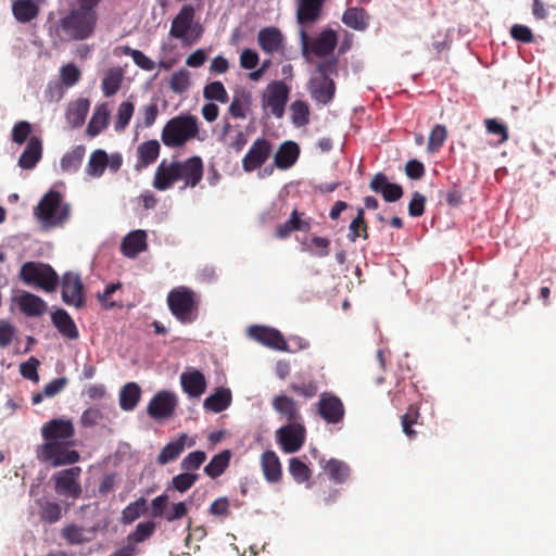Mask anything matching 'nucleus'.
<instances>
[{"label": "nucleus", "instance_id": "obj_13", "mask_svg": "<svg viewBox=\"0 0 556 556\" xmlns=\"http://www.w3.org/2000/svg\"><path fill=\"white\" fill-rule=\"evenodd\" d=\"M273 152V144L266 138H257L242 159V168L245 173H252L261 168Z\"/></svg>", "mask_w": 556, "mask_h": 556}, {"label": "nucleus", "instance_id": "obj_19", "mask_svg": "<svg viewBox=\"0 0 556 556\" xmlns=\"http://www.w3.org/2000/svg\"><path fill=\"white\" fill-rule=\"evenodd\" d=\"M179 181L177 162H167L163 160L156 167L152 186L159 191L170 189Z\"/></svg>", "mask_w": 556, "mask_h": 556}, {"label": "nucleus", "instance_id": "obj_7", "mask_svg": "<svg viewBox=\"0 0 556 556\" xmlns=\"http://www.w3.org/2000/svg\"><path fill=\"white\" fill-rule=\"evenodd\" d=\"M195 11L191 4H185L174 17L169 29V36L179 39L184 45L195 43L203 34V27L194 23Z\"/></svg>", "mask_w": 556, "mask_h": 556}, {"label": "nucleus", "instance_id": "obj_15", "mask_svg": "<svg viewBox=\"0 0 556 556\" xmlns=\"http://www.w3.org/2000/svg\"><path fill=\"white\" fill-rule=\"evenodd\" d=\"M179 181L184 182L181 189L194 188L203 178L204 165L200 156H191L185 161H176Z\"/></svg>", "mask_w": 556, "mask_h": 556}, {"label": "nucleus", "instance_id": "obj_53", "mask_svg": "<svg viewBox=\"0 0 556 556\" xmlns=\"http://www.w3.org/2000/svg\"><path fill=\"white\" fill-rule=\"evenodd\" d=\"M135 112V105L129 101H124L118 105L115 121V130L123 131L129 124Z\"/></svg>", "mask_w": 556, "mask_h": 556}, {"label": "nucleus", "instance_id": "obj_37", "mask_svg": "<svg viewBox=\"0 0 556 556\" xmlns=\"http://www.w3.org/2000/svg\"><path fill=\"white\" fill-rule=\"evenodd\" d=\"M231 459V451L224 450L220 453L214 455L210 463L204 467V473L212 479H216L222 476L229 466Z\"/></svg>", "mask_w": 556, "mask_h": 556}, {"label": "nucleus", "instance_id": "obj_2", "mask_svg": "<svg viewBox=\"0 0 556 556\" xmlns=\"http://www.w3.org/2000/svg\"><path fill=\"white\" fill-rule=\"evenodd\" d=\"M337 75V58L332 56L317 63L315 74L308 81L309 94L316 103L327 105L333 100L337 87L332 76Z\"/></svg>", "mask_w": 556, "mask_h": 556}, {"label": "nucleus", "instance_id": "obj_44", "mask_svg": "<svg viewBox=\"0 0 556 556\" xmlns=\"http://www.w3.org/2000/svg\"><path fill=\"white\" fill-rule=\"evenodd\" d=\"M123 81V72L119 67L110 68L102 79V91L105 97H112L121 88Z\"/></svg>", "mask_w": 556, "mask_h": 556}, {"label": "nucleus", "instance_id": "obj_23", "mask_svg": "<svg viewBox=\"0 0 556 556\" xmlns=\"http://www.w3.org/2000/svg\"><path fill=\"white\" fill-rule=\"evenodd\" d=\"M180 384L189 397H200L206 389V379L198 369H191L180 375Z\"/></svg>", "mask_w": 556, "mask_h": 556}, {"label": "nucleus", "instance_id": "obj_45", "mask_svg": "<svg viewBox=\"0 0 556 556\" xmlns=\"http://www.w3.org/2000/svg\"><path fill=\"white\" fill-rule=\"evenodd\" d=\"M109 163V157L105 151L96 150L91 153L86 172L92 177H100Z\"/></svg>", "mask_w": 556, "mask_h": 556}, {"label": "nucleus", "instance_id": "obj_22", "mask_svg": "<svg viewBox=\"0 0 556 556\" xmlns=\"http://www.w3.org/2000/svg\"><path fill=\"white\" fill-rule=\"evenodd\" d=\"M283 41L282 33L275 26L262 28L257 34V43L267 54L279 52L283 48Z\"/></svg>", "mask_w": 556, "mask_h": 556}, {"label": "nucleus", "instance_id": "obj_24", "mask_svg": "<svg viewBox=\"0 0 556 556\" xmlns=\"http://www.w3.org/2000/svg\"><path fill=\"white\" fill-rule=\"evenodd\" d=\"M160 151L161 146L155 139L140 143L137 147V162L134 166L135 170L140 172L153 164L157 160Z\"/></svg>", "mask_w": 556, "mask_h": 556}, {"label": "nucleus", "instance_id": "obj_12", "mask_svg": "<svg viewBox=\"0 0 556 556\" xmlns=\"http://www.w3.org/2000/svg\"><path fill=\"white\" fill-rule=\"evenodd\" d=\"M178 406V399L174 392L160 391L149 402L148 415L155 420L170 418Z\"/></svg>", "mask_w": 556, "mask_h": 556}, {"label": "nucleus", "instance_id": "obj_51", "mask_svg": "<svg viewBox=\"0 0 556 556\" xmlns=\"http://www.w3.org/2000/svg\"><path fill=\"white\" fill-rule=\"evenodd\" d=\"M419 417V408L415 405H409L406 413L401 417L403 432L409 439H415L416 437V431L413 429V426L418 422Z\"/></svg>", "mask_w": 556, "mask_h": 556}, {"label": "nucleus", "instance_id": "obj_29", "mask_svg": "<svg viewBox=\"0 0 556 556\" xmlns=\"http://www.w3.org/2000/svg\"><path fill=\"white\" fill-rule=\"evenodd\" d=\"M273 407L281 418L288 421V424L301 421V414L292 397L287 395H277L273 400Z\"/></svg>", "mask_w": 556, "mask_h": 556}, {"label": "nucleus", "instance_id": "obj_31", "mask_svg": "<svg viewBox=\"0 0 556 556\" xmlns=\"http://www.w3.org/2000/svg\"><path fill=\"white\" fill-rule=\"evenodd\" d=\"M300 155V148L293 141H286L278 148L274 156V163L279 169L290 168Z\"/></svg>", "mask_w": 556, "mask_h": 556}, {"label": "nucleus", "instance_id": "obj_18", "mask_svg": "<svg viewBox=\"0 0 556 556\" xmlns=\"http://www.w3.org/2000/svg\"><path fill=\"white\" fill-rule=\"evenodd\" d=\"M249 334L255 341L278 351H287L288 344L280 331L266 326H252Z\"/></svg>", "mask_w": 556, "mask_h": 556}, {"label": "nucleus", "instance_id": "obj_8", "mask_svg": "<svg viewBox=\"0 0 556 556\" xmlns=\"http://www.w3.org/2000/svg\"><path fill=\"white\" fill-rule=\"evenodd\" d=\"M81 468L78 466L60 470L52 476L55 493L70 497L73 501L79 498L83 493L80 485Z\"/></svg>", "mask_w": 556, "mask_h": 556}, {"label": "nucleus", "instance_id": "obj_46", "mask_svg": "<svg viewBox=\"0 0 556 556\" xmlns=\"http://www.w3.org/2000/svg\"><path fill=\"white\" fill-rule=\"evenodd\" d=\"M368 239V227L365 222L364 208H358L356 217L349 226L348 238L351 242H355L357 238Z\"/></svg>", "mask_w": 556, "mask_h": 556}, {"label": "nucleus", "instance_id": "obj_49", "mask_svg": "<svg viewBox=\"0 0 556 556\" xmlns=\"http://www.w3.org/2000/svg\"><path fill=\"white\" fill-rule=\"evenodd\" d=\"M40 520L47 523H55L62 518V507L56 502L46 501L40 503Z\"/></svg>", "mask_w": 556, "mask_h": 556}, {"label": "nucleus", "instance_id": "obj_16", "mask_svg": "<svg viewBox=\"0 0 556 556\" xmlns=\"http://www.w3.org/2000/svg\"><path fill=\"white\" fill-rule=\"evenodd\" d=\"M344 405L342 401L331 393L320 394L318 401V414L328 424H339L344 417Z\"/></svg>", "mask_w": 556, "mask_h": 556}, {"label": "nucleus", "instance_id": "obj_11", "mask_svg": "<svg viewBox=\"0 0 556 556\" xmlns=\"http://www.w3.org/2000/svg\"><path fill=\"white\" fill-rule=\"evenodd\" d=\"M289 92L290 90L283 81L270 83L263 94V106L269 109L274 116L282 117L289 99Z\"/></svg>", "mask_w": 556, "mask_h": 556}, {"label": "nucleus", "instance_id": "obj_26", "mask_svg": "<svg viewBox=\"0 0 556 556\" xmlns=\"http://www.w3.org/2000/svg\"><path fill=\"white\" fill-rule=\"evenodd\" d=\"M147 233L144 230H134L122 241V253L129 258H135L147 249Z\"/></svg>", "mask_w": 556, "mask_h": 556}, {"label": "nucleus", "instance_id": "obj_60", "mask_svg": "<svg viewBox=\"0 0 556 556\" xmlns=\"http://www.w3.org/2000/svg\"><path fill=\"white\" fill-rule=\"evenodd\" d=\"M204 97L207 100H215L220 103L228 101V93L220 81H213L204 87Z\"/></svg>", "mask_w": 556, "mask_h": 556}, {"label": "nucleus", "instance_id": "obj_50", "mask_svg": "<svg viewBox=\"0 0 556 556\" xmlns=\"http://www.w3.org/2000/svg\"><path fill=\"white\" fill-rule=\"evenodd\" d=\"M447 139V129L444 125H435L429 135L427 151L429 153L438 152Z\"/></svg>", "mask_w": 556, "mask_h": 556}, {"label": "nucleus", "instance_id": "obj_56", "mask_svg": "<svg viewBox=\"0 0 556 556\" xmlns=\"http://www.w3.org/2000/svg\"><path fill=\"white\" fill-rule=\"evenodd\" d=\"M190 87V73L181 68L172 75L169 88L178 94L184 93Z\"/></svg>", "mask_w": 556, "mask_h": 556}, {"label": "nucleus", "instance_id": "obj_34", "mask_svg": "<svg viewBox=\"0 0 556 556\" xmlns=\"http://www.w3.org/2000/svg\"><path fill=\"white\" fill-rule=\"evenodd\" d=\"M261 467L265 479L270 483L280 481L282 476L281 463L274 451H265L261 456Z\"/></svg>", "mask_w": 556, "mask_h": 556}, {"label": "nucleus", "instance_id": "obj_14", "mask_svg": "<svg viewBox=\"0 0 556 556\" xmlns=\"http://www.w3.org/2000/svg\"><path fill=\"white\" fill-rule=\"evenodd\" d=\"M62 300L65 304L76 308H83L86 305L84 285L77 274L68 271L63 275Z\"/></svg>", "mask_w": 556, "mask_h": 556}, {"label": "nucleus", "instance_id": "obj_63", "mask_svg": "<svg viewBox=\"0 0 556 556\" xmlns=\"http://www.w3.org/2000/svg\"><path fill=\"white\" fill-rule=\"evenodd\" d=\"M40 365V362L31 356L27 362H24L20 365V374L23 378L38 382L39 381V375H38V367Z\"/></svg>", "mask_w": 556, "mask_h": 556}, {"label": "nucleus", "instance_id": "obj_30", "mask_svg": "<svg viewBox=\"0 0 556 556\" xmlns=\"http://www.w3.org/2000/svg\"><path fill=\"white\" fill-rule=\"evenodd\" d=\"M17 304L22 313L29 317H38L46 313L47 303L38 295L23 292L18 299Z\"/></svg>", "mask_w": 556, "mask_h": 556}, {"label": "nucleus", "instance_id": "obj_57", "mask_svg": "<svg viewBox=\"0 0 556 556\" xmlns=\"http://www.w3.org/2000/svg\"><path fill=\"white\" fill-rule=\"evenodd\" d=\"M123 53L125 55L131 56L134 63L144 71L150 72L155 68V63L140 50H136L130 48L129 46H125L123 47Z\"/></svg>", "mask_w": 556, "mask_h": 556}, {"label": "nucleus", "instance_id": "obj_59", "mask_svg": "<svg viewBox=\"0 0 556 556\" xmlns=\"http://www.w3.org/2000/svg\"><path fill=\"white\" fill-rule=\"evenodd\" d=\"M199 475L193 472H182L177 476H175L172 479V485L175 490H177L180 493H184L191 489L193 484L198 481Z\"/></svg>", "mask_w": 556, "mask_h": 556}, {"label": "nucleus", "instance_id": "obj_43", "mask_svg": "<svg viewBox=\"0 0 556 556\" xmlns=\"http://www.w3.org/2000/svg\"><path fill=\"white\" fill-rule=\"evenodd\" d=\"M328 476L337 483H343L350 476V467L346 463L331 458L323 466Z\"/></svg>", "mask_w": 556, "mask_h": 556}, {"label": "nucleus", "instance_id": "obj_48", "mask_svg": "<svg viewBox=\"0 0 556 556\" xmlns=\"http://www.w3.org/2000/svg\"><path fill=\"white\" fill-rule=\"evenodd\" d=\"M147 510V501L140 497L135 502L129 503L122 511L121 521L124 525H129L137 520Z\"/></svg>", "mask_w": 556, "mask_h": 556}, {"label": "nucleus", "instance_id": "obj_52", "mask_svg": "<svg viewBox=\"0 0 556 556\" xmlns=\"http://www.w3.org/2000/svg\"><path fill=\"white\" fill-rule=\"evenodd\" d=\"M251 105V96L242 94L241 97H233L228 111L229 114L235 118H245L247 113Z\"/></svg>", "mask_w": 556, "mask_h": 556}, {"label": "nucleus", "instance_id": "obj_35", "mask_svg": "<svg viewBox=\"0 0 556 556\" xmlns=\"http://www.w3.org/2000/svg\"><path fill=\"white\" fill-rule=\"evenodd\" d=\"M231 392L226 388H217L213 394L203 402V407L213 413H220L231 404Z\"/></svg>", "mask_w": 556, "mask_h": 556}, {"label": "nucleus", "instance_id": "obj_47", "mask_svg": "<svg viewBox=\"0 0 556 556\" xmlns=\"http://www.w3.org/2000/svg\"><path fill=\"white\" fill-rule=\"evenodd\" d=\"M291 119L296 127L306 126L309 123V105L302 100H295L290 105Z\"/></svg>", "mask_w": 556, "mask_h": 556}, {"label": "nucleus", "instance_id": "obj_3", "mask_svg": "<svg viewBox=\"0 0 556 556\" xmlns=\"http://www.w3.org/2000/svg\"><path fill=\"white\" fill-rule=\"evenodd\" d=\"M172 315L182 325L194 323L199 316V296L190 288L179 286L172 289L166 298Z\"/></svg>", "mask_w": 556, "mask_h": 556}, {"label": "nucleus", "instance_id": "obj_62", "mask_svg": "<svg viewBox=\"0 0 556 556\" xmlns=\"http://www.w3.org/2000/svg\"><path fill=\"white\" fill-rule=\"evenodd\" d=\"M60 77L66 87H72L79 81L81 72L76 65L70 63L61 67Z\"/></svg>", "mask_w": 556, "mask_h": 556}, {"label": "nucleus", "instance_id": "obj_55", "mask_svg": "<svg viewBox=\"0 0 556 556\" xmlns=\"http://www.w3.org/2000/svg\"><path fill=\"white\" fill-rule=\"evenodd\" d=\"M289 471L298 483L308 481L312 476L311 469L306 466V464L296 457L290 459Z\"/></svg>", "mask_w": 556, "mask_h": 556}, {"label": "nucleus", "instance_id": "obj_36", "mask_svg": "<svg viewBox=\"0 0 556 556\" xmlns=\"http://www.w3.org/2000/svg\"><path fill=\"white\" fill-rule=\"evenodd\" d=\"M309 229V223L301 219V214L296 210H293L289 219L277 227L276 236L280 239H285L293 231H308Z\"/></svg>", "mask_w": 556, "mask_h": 556}, {"label": "nucleus", "instance_id": "obj_10", "mask_svg": "<svg viewBox=\"0 0 556 556\" xmlns=\"http://www.w3.org/2000/svg\"><path fill=\"white\" fill-rule=\"evenodd\" d=\"M306 438V429L300 422H291L280 427L276 431V439L283 452L295 453L304 444Z\"/></svg>", "mask_w": 556, "mask_h": 556}, {"label": "nucleus", "instance_id": "obj_61", "mask_svg": "<svg viewBox=\"0 0 556 556\" xmlns=\"http://www.w3.org/2000/svg\"><path fill=\"white\" fill-rule=\"evenodd\" d=\"M206 454L203 451H194L189 453L182 460H181V469L190 472L192 470H197L201 467V465L205 462Z\"/></svg>", "mask_w": 556, "mask_h": 556}, {"label": "nucleus", "instance_id": "obj_6", "mask_svg": "<svg viewBox=\"0 0 556 556\" xmlns=\"http://www.w3.org/2000/svg\"><path fill=\"white\" fill-rule=\"evenodd\" d=\"M20 278L25 285L46 292H54L60 282L59 275L49 264L31 261L22 265Z\"/></svg>", "mask_w": 556, "mask_h": 556}, {"label": "nucleus", "instance_id": "obj_32", "mask_svg": "<svg viewBox=\"0 0 556 556\" xmlns=\"http://www.w3.org/2000/svg\"><path fill=\"white\" fill-rule=\"evenodd\" d=\"M338 37L334 30H323L311 43V51L319 58L331 54L337 46Z\"/></svg>", "mask_w": 556, "mask_h": 556}, {"label": "nucleus", "instance_id": "obj_27", "mask_svg": "<svg viewBox=\"0 0 556 556\" xmlns=\"http://www.w3.org/2000/svg\"><path fill=\"white\" fill-rule=\"evenodd\" d=\"M40 4H42V2L37 0H13V16L20 23H29L39 15Z\"/></svg>", "mask_w": 556, "mask_h": 556}, {"label": "nucleus", "instance_id": "obj_20", "mask_svg": "<svg viewBox=\"0 0 556 556\" xmlns=\"http://www.w3.org/2000/svg\"><path fill=\"white\" fill-rule=\"evenodd\" d=\"M370 189L376 193H381L386 202H395L403 197V188L394 182H390L388 177L382 174H376L370 181Z\"/></svg>", "mask_w": 556, "mask_h": 556}, {"label": "nucleus", "instance_id": "obj_33", "mask_svg": "<svg viewBox=\"0 0 556 556\" xmlns=\"http://www.w3.org/2000/svg\"><path fill=\"white\" fill-rule=\"evenodd\" d=\"M51 320L58 331L67 339H77L79 333L78 329L70 316V314L63 309L58 308L51 314Z\"/></svg>", "mask_w": 556, "mask_h": 556}, {"label": "nucleus", "instance_id": "obj_1", "mask_svg": "<svg viewBox=\"0 0 556 556\" xmlns=\"http://www.w3.org/2000/svg\"><path fill=\"white\" fill-rule=\"evenodd\" d=\"M34 216L45 229L62 227L70 219L71 205L61 192L49 190L35 206Z\"/></svg>", "mask_w": 556, "mask_h": 556}, {"label": "nucleus", "instance_id": "obj_5", "mask_svg": "<svg viewBox=\"0 0 556 556\" xmlns=\"http://www.w3.org/2000/svg\"><path fill=\"white\" fill-rule=\"evenodd\" d=\"M96 23L94 10L79 7L61 20V28L68 40H84L92 35Z\"/></svg>", "mask_w": 556, "mask_h": 556}, {"label": "nucleus", "instance_id": "obj_38", "mask_svg": "<svg viewBox=\"0 0 556 556\" xmlns=\"http://www.w3.org/2000/svg\"><path fill=\"white\" fill-rule=\"evenodd\" d=\"M140 397V387L136 382H128L119 392V406L123 410H132L138 405Z\"/></svg>", "mask_w": 556, "mask_h": 556}, {"label": "nucleus", "instance_id": "obj_9", "mask_svg": "<svg viewBox=\"0 0 556 556\" xmlns=\"http://www.w3.org/2000/svg\"><path fill=\"white\" fill-rule=\"evenodd\" d=\"M67 442H45L40 448V458L49 462L51 466L59 467L72 465L79 460L80 455L75 450L68 448Z\"/></svg>", "mask_w": 556, "mask_h": 556}, {"label": "nucleus", "instance_id": "obj_4", "mask_svg": "<svg viewBox=\"0 0 556 556\" xmlns=\"http://www.w3.org/2000/svg\"><path fill=\"white\" fill-rule=\"evenodd\" d=\"M199 132L198 118L193 115H178L170 118L163 127L161 139L168 148L182 147Z\"/></svg>", "mask_w": 556, "mask_h": 556}, {"label": "nucleus", "instance_id": "obj_21", "mask_svg": "<svg viewBox=\"0 0 556 556\" xmlns=\"http://www.w3.org/2000/svg\"><path fill=\"white\" fill-rule=\"evenodd\" d=\"M326 0H296V21L302 26L316 23L323 11Z\"/></svg>", "mask_w": 556, "mask_h": 556}, {"label": "nucleus", "instance_id": "obj_40", "mask_svg": "<svg viewBox=\"0 0 556 556\" xmlns=\"http://www.w3.org/2000/svg\"><path fill=\"white\" fill-rule=\"evenodd\" d=\"M110 112L105 104H101L94 109L92 117L87 126V134L96 137L108 127Z\"/></svg>", "mask_w": 556, "mask_h": 556}, {"label": "nucleus", "instance_id": "obj_17", "mask_svg": "<svg viewBox=\"0 0 556 556\" xmlns=\"http://www.w3.org/2000/svg\"><path fill=\"white\" fill-rule=\"evenodd\" d=\"M75 434V428L68 419H51L41 428V435L45 442H62Z\"/></svg>", "mask_w": 556, "mask_h": 556}, {"label": "nucleus", "instance_id": "obj_42", "mask_svg": "<svg viewBox=\"0 0 556 556\" xmlns=\"http://www.w3.org/2000/svg\"><path fill=\"white\" fill-rule=\"evenodd\" d=\"M86 153L84 146H76L61 159V168L66 173H75L78 170Z\"/></svg>", "mask_w": 556, "mask_h": 556}, {"label": "nucleus", "instance_id": "obj_39", "mask_svg": "<svg viewBox=\"0 0 556 556\" xmlns=\"http://www.w3.org/2000/svg\"><path fill=\"white\" fill-rule=\"evenodd\" d=\"M342 22L355 30H364L368 26V14L362 8H349L342 15Z\"/></svg>", "mask_w": 556, "mask_h": 556}, {"label": "nucleus", "instance_id": "obj_25", "mask_svg": "<svg viewBox=\"0 0 556 556\" xmlns=\"http://www.w3.org/2000/svg\"><path fill=\"white\" fill-rule=\"evenodd\" d=\"M187 441L188 435L186 433H181L176 440L167 443L157 455V464L164 466L170 462L176 460L184 452L186 445L192 446L194 443L193 441H190L189 443Z\"/></svg>", "mask_w": 556, "mask_h": 556}, {"label": "nucleus", "instance_id": "obj_41", "mask_svg": "<svg viewBox=\"0 0 556 556\" xmlns=\"http://www.w3.org/2000/svg\"><path fill=\"white\" fill-rule=\"evenodd\" d=\"M89 108L90 102L88 99L80 98L73 102L66 113L68 123L74 127L83 125L89 112Z\"/></svg>", "mask_w": 556, "mask_h": 556}, {"label": "nucleus", "instance_id": "obj_58", "mask_svg": "<svg viewBox=\"0 0 556 556\" xmlns=\"http://www.w3.org/2000/svg\"><path fill=\"white\" fill-rule=\"evenodd\" d=\"M62 536L71 545H79L89 541V539L85 536L84 528L74 523L68 525L62 529Z\"/></svg>", "mask_w": 556, "mask_h": 556}, {"label": "nucleus", "instance_id": "obj_64", "mask_svg": "<svg viewBox=\"0 0 556 556\" xmlns=\"http://www.w3.org/2000/svg\"><path fill=\"white\" fill-rule=\"evenodd\" d=\"M484 125H485L488 132L498 137V143H504L505 141H507L508 129L505 124L500 123L495 118H486L484 121Z\"/></svg>", "mask_w": 556, "mask_h": 556}, {"label": "nucleus", "instance_id": "obj_54", "mask_svg": "<svg viewBox=\"0 0 556 556\" xmlns=\"http://www.w3.org/2000/svg\"><path fill=\"white\" fill-rule=\"evenodd\" d=\"M155 530V523L153 521L139 522L136 526L134 532L128 534L127 541L130 543H141L149 539Z\"/></svg>", "mask_w": 556, "mask_h": 556}, {"label": "nucleus", "instance_id": "obj_28", "mask_svg": "<svg viewBox=\"0 0 556 556\" xmlns=\"http://www.w3.org/2000/svg\"><path fill=\"white\" fill-rule=\"evenodd\" d=\"M42 156V141L39 137L29 138L25 150L18 159L20 167L24 169H33Z\"/></svg>", "mask_w": 556, "mask_h": 556}]
</instances>
